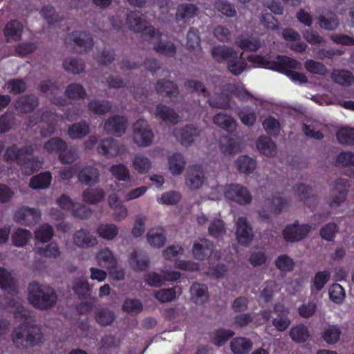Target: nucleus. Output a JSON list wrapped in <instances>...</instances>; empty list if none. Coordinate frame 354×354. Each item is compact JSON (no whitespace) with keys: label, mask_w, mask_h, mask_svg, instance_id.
Wrapping results in <instances>:
<instances>
[{"label":"nucleus","mask_w":354,"mask_h":354,"mask_svg":"<svg viewBox=\"0 0 354 354\" xmlns=\"http://www.w3.org/2000/svg\"><path fill=\"white\" fill-rule=\"evenodd\" d=\"M11 340L17 348H32L42 342L43 333L38 325L24 322L13 329Z\"/></svg>","instance_id":"f257e3e1"},{"label":"nucleus","mask_w":354,"mask_h":354,"mask_svg":"<svg viewBox=\"0 0 354 354\" xmlns=\"http://www.w3.org/2000/svg\"><path fill=\"white\" fill-rule=\"evenodd\" d=\"M28 291L29 303L38 310H49L56 305L57 295L50 286L32 282L29 284Z\"/></svg>","instance_id":"f03ea898"},{"label":"nucleus","mask_w":354,"mask_h":354,"mask_svg":"<svg viewBox=\"0 0 354 354\" xmlns=\"http://www.w3.org/2000/svg\"><path fill=\"white\" fill-rule=\"evenodd\" d=\"M211 53L216 62L226 63L229 71L234 75H240L246 68L247 63L242 57L243 53L238 55L234 49L218 45L212 48Z\"/></svg>","instance_id":"7ed1b4c3"},{"label":"nucleus","mask_w":354,"mask_h":354,"mask_svg":"<svg viewBox=\"0 0 354 354\" xmlns=\"http://www.w3.org/2000/svg\"><path fill=\"white\" fill-rule=\"evenodd\" d=\"M223 194L226 199L241 205L248 204L252 201V196L249 191L239 184H230L225 187L218 186L209 193L208 198L218 200Z\"/></svg>","instance_id":"20e7f679"},{"label":"nucleus","mask_w":354,"mask_h":354,"mask_svg":"<svg viewBox=\"0 0 354 354\" xmlns=\"http://www.w3.org/2000/svg\"><path fill=\"white\" fill-rule=\"evenodd\" d=\"M272 69L285 73L292 81L299 84H305L308 82L307 77L301 73L292 70H299L301 64L286 56H277V62L274 63Z\"/></svg>","instance_id":"39448f33"},{"label":"nucleus","mask_w":354,"mask_h":354,"mask_svg":"<svg viewBox=\"0 0 354 354\" xmlns=\"http://www.w3.org/2000/svg\"><path fill=\"white\" fill-rule=\"evenodd\" d=\"M154 136L147 122L139 119L133 125V140L139 147H147L153 142Z\"/></svg>","instance_id":"423d86ee"},{"label":"nucleus","mask_w":354,"mask_h":354,"mask_svg":"<svg viewBox=\"0 0 354 354\" xmlns=\"http://www.w3.org/2000/svg\"><path fill=\"white\" fill-rule=\"evenodd\" d=\"M126 24L128 28L135 32H143L146 35L155 33V28L149 26L145 16L139 11L130 12L127 15Z\"/></svg>","instance_id":"0eeeda50"},{"label":"nucleus","mask_w":354,"mask_h":354,"mask_svg":"<svg viewBox=\"0 0 354 354\" xmlns=\"http://www.w3.org/2000/svg\"><path fill=\"white\" fill-rule=\"evenodd\" d=\"M311 226L299 223L297 221L286 226L282 232L283 239L290 243L299 242L304 239L309 234Z\"/></svg>","instance_id":"6e6552de"},{"label":"nucleus","mask_w":354,"mask_h":354,"mask_svg":"<svg viewBox=\"0 0 354 354\" xmlns=\"http://www.w3.org/2000/svg\"><path fill=\"white\" fill-rule=\"evenodd\" d=\"M33 116L30 118V122L36 124L39 121L43 122L41 135L43 137L51 136L57 130L58 122L59 121L64 122V118L51 112H44L40 118L33 120Z\"/></svg>","instance_id":"1a4fd4ad"},{"label":"nucleus","mask_w":354,"mask_h":354,"mask_svg":"<svg viewBox=\"0 0 354 354\" xmlns=\"http://www.w3.org/2000/svg\"><path fill=\"white\" fill-rule=\"evenodd\" d=\"M349 186L348 180L344 178H338L334 181L331 196L328 201V204L330 207L336 208L344 202Z\"/></svg>","instance_id":"9d476101"},{"label":"nucleus","mask_w":354,"mask_h":354,"mask_svg":"<svg viewBox=\"0 0 354 354\" xmlns=\"http://www.w3.org/2000/svg\"><path fill=\"white\" fill-rule=\"evenodd\" d=\"M97 151L100 153L109 158H115L125 155L127 152V149L124 145L119 144L114 139L106 138L100 142L97 147Z\"/></svg>","instance_id":"9b49d317"},{"label":"nucleus","mask_w":354,"mask_h":354,"mask_svg":"<svg viewBox=\"0 0 354 354\" xmlns=\"http://www.w3.org/2000/svg\"><path fill=\"white\" fill-rule=\"evenodd\" d=\"M180 276V273L176 271L162 270L160 273L151 272L145 275V281L150 286L160 287L166 281L177 280Z\"/></svg>","instance_id":"f8f14e48"},{"label":"nucleus","mask_w":354,"mask_h":354,"mask_svg":"<svg viewBox=\"0 0 354 354\" xmlns=\"http://www.w3.org/2000/svg\"><path fill=\"white\" fill-rule=\"evenodd\" d=\"M40 217L41 213L39 210L24 206L16 210L13 219L15 222L21 225H31L37 223Z\"/></svg>","instance_id":"ddd939ff"},{"label":"nucleus","mask_w":354,"mask_h":354,"mask_svg":"<svg viewBox=\"0 0 354 354\" xmlns=\"http://www.w3.org/2000/svg\"><path fill=\"white\" fill-rule=\"evenodd\" d=\"M236 238L242 245H248L254 239V232L246 218L239 217L235 222Z\"/></svg>","instance_id":"4468645a"},{"label":"nucleus","mask_w":354,"mask_h":354,"mask_svg":"<svg viewBox=\"0 0 354 354\" xmlns=\"http://www.w3.org/2000/svg\"><path fill=\"white\" fill-rule=\"evenodd\" d=\"M205 181V174L202 167L194 165L189 166L186 172L185 184L192 190L201 188Z\"/></svg>","instance_id":"2eb2a0df"},{"label":"nucleus","mask_w":354,"mask_h":354,"mask_svg":"<svg viewBox=\"0 0 354 354\" xmlns=\"http://www.w3.org/2000/svg\"><path fill=\"white\" fill-rule=\"evenodd\" d=\"M65 44L67 46L74 44L82 48L84 51L87 52L93 47V39L86 32L75 31L66 37Z\"/></svg>","instance_id":"dca6fc26"},{"label":"nucleus","mask_w":354,"mask_h":354,"mask_svg":"<svg viewBox=\"0 0 354 354\" xmlns=\"http://www.w3.org/2000/svg\"><path fill=\"white\" fill-rule=\"evenodd\" d=\"M73 244L80 248H89L97 245L96 236L86 229L76 231L73 236Z\"/></svg>","instance_id":"f3484780"},{"label":"nucleus","mask_w":354,"mask_h":354,"mask_svg":"<svg viewBox=\"0 0 354 354\" xmlns=\"http://www.w3.org/2000/svg\"><path fill=\"white\" fill-rule=\"evenodd\" d=\"M39 90L46 93L49 100L56 105H64L66 100L63 99L61 96H59L61 94V90L59 86L50 82V81H43L40 83Z\"/></svg>","instance_id":"a211bd4d"},{"label":"nucleus","mask_w":354,"mask_h":354,"mask_svg":"<svg viewBox=\"0 0 354 354\" xmlns=\"http://www.w3.org/2000/svg\"><path fill=\"white\" fill-rule=\"evenodd\" d=\"M160 37L161 34L156 30L150 37V41L153 44L154 50L168 57L174 56L176 53V46L171 42H162Z\"/></svg>","instance_id":"6ab92c4d"},{"label":"nucleus","mask_w":354,"mask_h":354,"mask_svg":"<svg viewBox=\"0 0 354 354\" xmlns=\"http://www.w3.org/2000/svg\"><path fill=\"white\" fill-rule=\"evenodd\" d=\"M214 250V245L207 239H201L195 241L192 248V254L195 259L205 260L209 258Z\"/></svg>","instance_id":"aec40b11"},{"label":"nucleus","mask_w":354,"mask_h":354,"mask_svg":"<svg viewBox=\"0 0 354 354\" xmlns=\"http://www.w3.org/2000/svg\"><path fill=\"white\" fill-rule=\"evenodd\" d=\"M274 312L277 315L272 320V324L279 331L286 330L291 324L288 318V310L282 304H276L274 307Z\"/></svg>","instance_id":"412c9836"},{"label":"nucleus","mask_w":354,"mask_h":354,"mask_svg":"<svg viewBox=\"0 0 354 354\" xmlns=\"http://www.w3.org/2000/svg\"><path fill=\"white\" fill-rule=\"evenodd\" d=\"M127 129V120L123 116L114 115L109 117L104 122V130L108 133L120 136L124 134Z\"/></svg>","instance_id":"4be33fe9"},{"label":"nucleus","mask_w":354,"mask_h":354,"mask_svg":"<svg viewBox=\"0 0 354 354\" xmlns=\"http://www.w3.org/2000/svg\"><path fill=\"white\" fill-rule=\"evenodd\" d=\"M97 264L106 269L114 268L116 266L118 260L113 252L109 248H104L100 249L95 257Z\"/></svg>","instance_id":"5701e85b"},{"label":"nucleus","mask_w":354,"mask_h":354,"mask_svg":"<svg viewBox=\"0 0 354 354\" xmlns=\"http://www.w3.org/2000/svg\"><path fill=\"white\" fill-rule=\"evenodd\" d=\"M199 136L200 131L192 125L176 130L175 132L176 139L185 145L192 143Z\"/></svg>","instance_id":"b1692460"},{"label":"nucleus","mask_w":354,"mask_h":354,"mask_svg":"<svg viewBox=\"0 0 354 354\" xmlns=\"http://www.w3.org/2000/svg\"><path fill=\"white\" fill-rule=\"evenodd\" d=\"M149 244L153 248H160L166 242V231L160 227L150 229L147 234Z\"/></svg>","instance_id":"393cba45"},{"label":"nucleus","mask_w":354,"mask_h":354,"mask_svg":"<svg viewBox=\"0 0 354 354\" xmlns=\"http://www.w3.org/2000/svg\"><path fill=\"white\" fill-rule=\"evenodd\" d=\"M78 180L86 185H93L100 180V173L97 169L86 166L82 168L77 174Z\"/></svg>","instance_id":"a878e982"},{"label":"nucleus","mask_w":354,"mask_h":354,"mask_svg":"<svg viewBox=\"0 0 354 354\" xmlns=\"http://www.w3.org/2000/svg\"><path fill=\"white\" fill-rule=\"evenodd\" d=\"M186 164L185 157L180 153H174L168 157V169L172 176L180 175Z\"/></svg>","instance_id":"bb28decb"},{"label":"nucleus","mask_w":354,"mask_h":354,"mask_svg":"<svg viewBox=\"0 0 354 354\" xmlns=\"http://www.w3.org/2000/svg\"><path fill=\"white\" fill-rule=\"evenodd\" d=\"M213 122L227 132H233L236 129V122L230 115L219 113L213 118Z\"/></svg>","instance_id":"cd10ccee"},{"label":"nucleus","mask_w":354,"mask_h":354,"mask_svg":"<svg viewBox=\"0 0 354 354\" xmlns=\"http://www.w3.org/2000/svg\"><path fill=\"white\" fill-rule=\"evenodd\" d=\"M198 7L192 3L180 4L177 7L176 21H187L191 18L194 17L198 14Z\"/></svg>","instance_id":"c85d7f7f"},{"label":"nucleus","mask_w":354,"mask_h":354,"mask_svg":"<svg viewBox=\"0 0 354 354\" xmlns=\"http://www.w3.org/2000/svg\"><path fill=\"white\" fill-rule=\"evenodd\" d=\"M232 93L229 91H225V86L220 94L209 97L208 102L209 106L221 109H227L230 107V97Z\"/></svg>","instance_id":"c756f323"},{"label":"nucleus","mask_w":354,"mask_h":354,"mask_svg":"<svg viewBox=\"0 0 354 354\" xmlns=\"http://www.w3.org/2000/svg\"><path fill=\"white\" fill-rule=\"evenodd\" d=\"M105 197V192L103 189L97 188H87L82 193V199L85 203L88 204H97L104 200Z\"/></svg>","instance_id":"7c9ffc66"},{"label":"nucleus","mask_w":354,"mask_h":354,"mask_svg":"<svg viewBox=\"0 0 354 354\" xmlns=\"http://www.w3.org/2000/svg\"><path fill=\"white\" fill-rule=\"evenodd\" d=\"M89 132V124L86 122L82 121L69 126L67 134L71 139L75 140L84 138Z\"/></svg>","instance_id":"2f4dec72"},{"label":"nucleus","mask_w":354,"mask_h":354,"mask_svg":"<svg viewBox=\"0 0 354 354\" xmlns=\"http://www.w3.org/2000/svg\"><path fill=\"white\" fill-rule=\"evenodd\" d=\"M23 26L17 21L8 23L4 28V35L8 41H15L21 39Z\"/></svg>","instance_id":"473e14b6"},{"label":"nucleus","mask_w":354,"mask_h":354,"mask_svg":"<svg viewBox=\"0 0 354 354\" xmlns=\"http://www.w3.org/2000/svg\"><path fill=\"white\" fill-rule=\"evenodd\" d=\"M96 232L99 237L111 241L118 236L119 227L113 223H101L97 226Z\"/></svg>","instance_id":"72a5a7b5"},{"label":"nucleus","mask_w":354,"mask_h":354,"mask_svg":"<svg viewBox=\"0 0 354 354\" xmlns=\"http://www.w3.org/2000/svg\"><path fill=\"white\" fill-rule=\"evenodd\" d=\"M252 347V342L245 337H236L230 342L231 351L234 354H247Z\"/></svg>","instance_id":"f704fd0d"},{"label":"nucleus","mask_w":354,"mask_h":354,"mask_svg":"<svg viewBox=\"0 0 354 354\" xmlns=\"http://www.w3.org/2000/svg\"><path fill=\"white\" fill-rule=\"evenodd\" d=\"M132 166L138 174H147L151 168L150 159L142 153H136L132 161Z\"/></svg>","instance_id":"c9c22d12"},{"label":"nucleus","mask_w":354,"mask_h":354,"mask_svg":"<svg viewBox=\"0 0 354 354\" xmlns=\"http://www.w3.org/2000/svg\"><path fill=\"white\" fill-rule=\"evenodd\" d=\"M341 335L342 330L337 325H328L324 328L322 337L327 344H335L339 342Z\"/></svg>","instance_id":"e433bc0d"},{"label":"nucleus","mask_w":354,"mask_h":354,"mask_svg":"<svg viewBox=\"0 0 354 354\" xmlns=\"http://www.w3.org/2000/svg\"><path fill=\"white\" fill-rule=\"evenodd\" d=\"M192 299L197 304H203L209 298L207 287L204 284L194 283L190 289Z\"/></svg>","instance_id":"4c0bfd02"},{"label":"nucleus","mask_w":354,"mask_h":354,"mask_svg":"<svg viewBox=\"0 0 354 354\" xmlns=\"http://www.w3.org/2000/svg\"><path fill=\"white\" fill-rule=\"evenodd\" d=\"M153 113L156 118L168 122L176 123L178 121V116L175 111L163 104L158 105Z\"/></svg>","instance_id":"58836bf2"},{"label":"nucleus","mask_w":354,"mask_h":354,"mask_svg":"<svg viewBox=\"0 0 354 354\" xmlns=\"http://www.w3.org/2000/svg\"><path fill=\"white\" fill-rule=\"evenodd\" d=\"M258 150L266 156H274L277 154L275 143L268 137H260L257 142Z\"/></svg>","instance_id":"ea45409f"},{"label":"nucleus","mask_w":354,"mask_h":354,"mask_svg":"<svg viewBox=\"0 0 354 354\" xmlns=\"http://www.w3.org/2000/svg\"><path fill=\"white\" fill-rule=\"evenodd\" d=\"M235 165L239 172L245 174H252L257 167L254 160L248 156H241L235 161Z\"/></svg>","instance_id":"a19ab883"},{"label":"nucleus","mask_w":354,"mask_h":354,"mask_svg":"<svg viewBox=\"0 0 354 354\" xmlns=\"http://www.w3.org/2000/svg\"><path fill=\"white\" fill-rule=\"evenodd\" d=\"M0 288L8 292L16 290V280L13 274L3 268H0Z\"/></svg>","instance_id":"79ce46f5"},{"label":"nucleus","mask_w":354,"mask_h":354,"mask_svg":"<svg viewBox=\"0 0 354 354\" xmlns=\"http://www.w3.org/2000/svg\"><path fill=\"white\" fill-rule=\"evenodd\" d=\"M156 92L163 96L175 97L178 89L174 82L169 80H160L156 84Z\"/></svg>","instance_id":"37998d69"},{"label":"nucleus","mask_w":354,"mask_h":354,"mask_svg":"<svg viewBox=\"0 0 354 354\" xmlns=\"http://www.w3.org/2000/svg\"><path fill=\"white\" fill-rule=\"evenodd\" d=\"M109 171L112 176L118 181L127 182L131 177L129 169L122 163L113 165L110 167Z\"/></svg>","instance_id":"c03bdc74"},{"label":"nucleus","mask_w":354,"mask_h":354,"mask_svg":"<svg viewBox=\"0 0 354 354\" xmlns=\"http://www.w3.org/2000/svg\"><path fill=\"white\" fill-rule=\"evenodd\" d=\"M52 176L50 172L46 171L30 178L29 186L34 189H46L50 185Z\"/></svg>","instance_id":"a18cd8bd"},{"label":"nucleus","mask_w":354,"mask_h":354,"mask_svg":"<svg viewBox=\"0 0 354 354\" xmlns=\"http://www.w3.org/2000/svg\"><path fill=\"white\" fill-rule=\"evenodd\" d=\"M16 109L21 113H27L38 106V100L35 96H23L16 102Z\"/></svg>","instance_id":"49530a36"},{"label":"nucleus","mask_w":354,"mask_h":354,"mask_svg":"<svg viewBox=\"0 0 354 354\" xmlns=\"http://www.w3.org/2000/svg\"><path fill=\"white\" fill-rule=\"evenodd\" d=\"M266 205L270 212L278 214L289 206V201L279 195L274 196L266 200Z\"/></svg>","instance_id":"de8ad7c7"},{"label":"nucleus","mask_w":354,"mask_h":354,"mask_svg":"<svg viewBox=\"0 0 354 354\" xmlns=\"http://www.w3.org/2000/svg\"><path fill=\"white\" fill-rule=\"evenodd\" d=\"M331 78L335 83L342 86H349L354 82V76L347 70H333Z\"/></svg>","instance_id":"09e8293b"},{"label":"nucleus","mask_w":354,"mask_h":354,"mask_svg":"<svg viewBox=\"0 0 354 354\" xmlns=\"http://www.w3.org/2000/svg\"><path fill=\"white\" fill-rule=\"evenodd\" d=\"M226 232L225 224L223 220L214 218L211 221L208 227V234L209 236L215 239H220L225 235Z\"/></svg>","instance_id":"8fccbe9b"},{"label":"nucleus","mask_w":354,"mask_h":354,"mask_svg":"<svg viewBox=\"0 0 354 354\" xmlns=\"http://www.w3.org/2000/svg\"><path fill=\"white\" fill-rule=\"evenodd\" d=\"M32 239V233L26 229L18 228L12 234V244L16 247L26 245Z\"/></svg>","instance_id":"3c124183"},{"label":"nucleus","mask_w":354,"mask_h":354,"mask_svg":"<svg viewBox=\"0 0 354 354\" xmlns=\"http://www.w3.org/2000/svg\"><path fill=\"white\" fill-rule=\"evenodd\" d=\"M88 110L95 115H104L109 112L111 109V105L106 100H93L88 102Z\"/></svg>","instance_id":"603ef678"},{"label":"nucleus","mask_w":354,"mask_h":354,"mask_svg":"<svg viewBox=\"0 0 354 354\" xmlns=\"http://www.w3.org/2000/svg\"><path fill=\"white\" fill-rule=\"evenodd\" d=\"M291 339L295 342H304L309 336V331L304 324L294 326L289 331Z\"/></svg>","instance_id":"864d4df0"},{"label":"nucleus","mask_w":354,"mask_h":354,"mask_svg":"<svg viewBox=\"0 0 354 354\" xmlns=\"http://www.w3.org/2000/svg\"><path fill=\"white\" fill-rule=\"evenodd\" d=\"M130 264L136 270H145L149 266V259L142 253L134 251L131 256Z\"/></svg>","instance_id":"5fc2aeb1"},{"label":"nucleus","mask_w":354,"mask_h":354,"mask_svg":"<svg viewBox=\"0 0 354 354\" xmlns=\"http://www.w3.org/2000/svg\"><path fill=\"white\" fill-rule=\"evenodd\" d=\"M234 335V333L230 330L218 329L213 331L211 335V341L216 346H221Z\"/></svg>","instance_id":"6e6d98bb"},{"label":"nucleus","mask_w":354,"mask_h":354,"mask_svg":"<svg viewBox=\"0 0 354 354\" xmlns=\"http://www.w3.org/2000/svg\"><path fill=\"white\" fill-rule=\"evenodd\" d=\"M64 69L73 74H80L84 71L85 65L82 60L73 57H68L64 60Z\"/></svg>","instance_id":"4d7b16f0"},{"label":"nucleus","mask_w":354,"mask_h":354,"mask_svg":"<svg viewBox=\"0 0 354 354\" xmlns=\"http://www.w3.org/2000/svg\"><path fill=\"white\" fill-rule=\"evenodd\" d=\"M318 23L321 28L328 30L336 29L339 24L337 16L333 13L319 16L318 17Z\"/></svg>","instance_id":"13d9d810"},{"label":"nucleus","mask_w":354,"mask_h":354,"mask_svg":"<svg viewBox=\"0 0 354 354\" xmlns=\"http://www.w3.org/2000/svg\"><path fill=\"white\" fill-rule=\"evenodd\" d=\"M338 142L342 145H354V129L344 127L339 129L336 133Z\"/></svg>","instance_id":"bf43d9fd"},{"label":"nucleus","mask_w":354,"mask_h":354,"mask_svg":"<svg viewBox=\"0 0 354 354\" xmlns=\"http://www.w3.org/2000/svg\"><path fill=\"white\" fill-rule=\"evenodd\" d=\"M53 229L48 224H43L40 225L35 232V239L43 243L50 241L53 238Z\"/></svg>","instance_id":"052dcab7"},{"label":"nucleus","mask_w":354,"mask_h":354,"mask_svg":"<svg viewBox=\"0 0 354 354\" xmlns=\"http://www.w3.org/2000/svg\"><path fill=\"white\" fill-rule=\"evenodd\" d=\"M142 304L138 299H127L124 300L122 309L124 312L129 315H136L142 310Z\"/></svg>","instance_id":"680f3d73"},{"label":"nucleus","mask_w":354,"mask_h":354,"mask_svg":"<svg viewBox=\"0 0 354 354\" xmlns=\"http://www.w3.org/2000/svg\"><path fill=\"white\" fill-rule=\"evenodd\" d=\"M236 44L243 50L256 51L261 46V42L255 38L240 37L236 41Z\"/></svg>","instance_id":"e2e57ef3"},{"label":"nucleus","mask_w":354,"mask_h":354,"mask_svg":"<svg viewBox=\"0 0 354 354\" xmlns=\"http://www.w3.org/2000/svg\"><path fill=\"white\" fill-rule=\"evenodd\" d=\"M328 294L330 299L337 304H342L345 298V290L338 283H334L330 287Z\"/></svg>","instance_id":"0e129e2a"},{"label":"nucleus","mask_w":354,"mask_h":354,"mask_svg":"<svg viewBox=\"0 0 354 354\" xmlns=\"http://www.w3.org/2000/svg\"><path fill=\"white\" fill-rule=\"evenodd\" d=\"M35 253L46 257L57 258L60 255V250L58 245L55 243H51L47 245L45 248H35Z\"/></svg>","instance_id":"69168bd1"},{"label":"nucleus","mask_w":354,"mask_h":354,"mask_svg":"<svg viewBox=\"0 0 354 354\" xmlns=\"http://www.w3.org/2000/svg\"><path fill=\"white\" fill-rule=\"evenodd\" d=\"M275 266L281 272H288L293 270L295 263L288 255L281 254L275 260Z\"/></svg>","instance_id":"338daca9"},{"label":"nucleus","mask_w":354,"mask_h":354,"mask_svg":"<svg viewBox=\"0 0 354 354\" xmlns=\"http://www.w3.org/2000/svg\"><path fill=\"white\" fill-rule=\"evenodd\" d=\"M66 147V142L57 137L50 139L44 145V149L48 153L59 152L60 153Z\"/></svg>","instance_id":"774afa93"}]
</instances>
